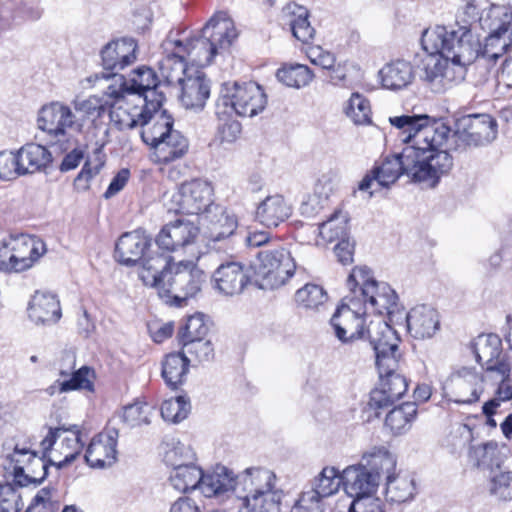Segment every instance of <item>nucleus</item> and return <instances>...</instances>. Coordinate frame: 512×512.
Masks as SVG:
<instances>
[{"mask_svg": "<svg viewBox=\"0 0 512 512\" xmlns=\"http://www.w3.org/2000/svg\"><path fill=\"white\" fill-rule=\"evenodd\" d=\"M165 256L160 250L152 249V238L143 229L123 233L115 245V258L120 264L127 267L140 265L141 281L144 271L153 266L154 259Z\"/></svg>", "mask_w": 512, "mask_h": 512, "instance_id": "10", "label": "nucleus"}, {"mask_svg": "<svg viewBox=\"0 0 512 512\" xmlns=\"http://www.w3.org/2000/svg\"><path fill=\"white\" fill-rule=\"evenodd\" d=\"M370 334L379 384L371 390L368 405L375 411L376 417H379L380 410L393 406L407 392L408 381L405 376L397 373L400 337L396 330L389 324L380 322L371 327Z\"/></svg>", "mask_w": 512, "mask_h": 512, "instance_id": "3", "label": "nucleus"}, {"mask_svg": "<svg viewBox=\"0 0 512 512\" xmlns=\"http://www.w3.org/2000/svg\"><path fill=\"white\" fill-rule=\"evenodd\" d=\"M288 13L291 15L289 25L293 36L304 44H308L314 37L315 29L311 26L308 18L309 11L299 5H288Z\"/></svg>", "mask_w": 512, "mask_h": 512, "instance_id": "44", "label": "nucleus"}, {"mask_svg": "<svg viewBox=\"0 0 512 512\" xmlns=\"http://www.w3.org/2000/svg\"><path fill=\"white\" fill-rule=\"evenodd\" d=\"M202 219L207 223L208 238L213 242L233 236L238 226L236 217L228 214L219 204L212 206Z\"/></svg>", "mask_w": 512, "mask_h": 512, "instance_id": "30", "label": "nucleus"}, {"mask_svg": "<svg viewBox=\"0 0 512 512\" xmlns=\"http://www.w3.org/2000/svg\"><path fill=\"white\" fill-rule=\"evenodd\" d=\"M24 175L20 166V154L12 151L0 152V179L10 180L16 176Z\"/></svg>", "mask_w": 512, "mask_h": 512, "instance_id": "59", "label": "nucleus"}, {"mask_svg": "<svg viewBox=\"0 0 512 512\" xmlns=\"http://www.w3.org/2000/svg\"><path fill=\"white\" fill-rule=\"evenodd\" d=\"M212 185L202 179H192L182 183L172 197L177 214L197 215L201 218L215 205Z\"/></svg>", "mask_w": 512, "mask_h": 512, "instance_id": "14", "label": "nucleus"}, {"mask_svg": "<svg viewBox=\"0 0 512 512\" xmlns=\"http://www.w3.org/2000/svg\"><path fill=\"white\" fill-rule=\"evenodd\" d=\"M131 109L119 105L116 109H108L110 118L115 122L119 130H131L142 126L141 116L144 115V104L133 101Z\"/></svg>", "mask_w": 512, "mask_h": 512, "instance_id": "47", "label": "nucleus"}, {"mask_svg": "<svg viewBox=\"0 0 512 512\" xmlns=\"http://www.w3.org/2000/svg\"><path fill=\"white\" fill-rule=\"evenodd\" d=\"M164 101L165 99H159L144 104V115L140 118L142 119L141 138L149 146L175 131L173 116L162 108Z\"/></svg>", "mask_w": 512, "mask_h": 512, "instance_id": "20", "label": "nucleus"}, {"mask_svg": "<svg viewBox=\"0 0 512 512\" xmlns=\"http://www.w3.org/2000/svg\"><path fill=\"white\" fill-rule=\"evenodd\" d=\"M191 405L186 395L165 400L161 405V416L167 422L179 423L190 413Z\"/></svg>", "mask_w": 512, "mask_h": 512, "instance_id": "54", "label": "nucleus"}, {"mask_svg": "<svg viewBox=\"0 0 512 512\" xmlns=\"http://www.w3.org/2000/svg\"><path fill=\"white\" fill-rule=\"evenodd\" d=\"M487 488L489 494L499 501L512 500V471L501 468L487 475Z\"/></svg>", "mask_w": 512, "mask_h": 512, "instance_id": "48", "label": "nucleus"}, {"mask_svg": "<svg viewBox=\"0 0 512 512\" xmlns=\"http://www.w3.org/2000/svg\"><path fill=\"white\" fill-rule=\"evenodd\" d=\"M28 317L36 325L57 323L61 316V306L57 295L50 292L36 291L29 301Z\"/></svg>", "mask_w": 512, "mask_h": 512, "instance_id": "26", "label": "nucleus"}, {"mask_svg": "<svg viewBox=\"0 0 512 512\" xmlns=\"http://www.w3.org/2000/svg\"><path fill=\"white\" fill-rule=\"evenodd\" d=\"M453 137L466 145L480 146L492 142L497 136V121L489 114L456 115Z\"/></svg>", "mask_w": 512, "mask_h": 512, "instance_id": "15", "label": "nucleus"}, {"mask_svg": "<svg viewBox=\"0 0 512 512\" xmlns=\"http://www.w3.org/2000/svg\"><path fill=\"white\" fill-rule=\"evenodd\" d=\"M418 414L417 404L415 402H405L393 407L386 415L385 427L393 435H402L408 432Z\"/></svg>", "mask_w": 512, "mask_h": 512, "instance_id": "39", "label": "nucleus"}, {"mask_svg": "<svg viewBox=\"0 0 512 512\" xmlns=\"http://www.w3.org/2000/svg\"><path fill=\"white\" fill-rule=\"evenodd\" d=\"M170 48H172V51L167 53L160 62L162 83L167 86L180 85L186 79V76L190 75L187 70L186 50L176 46H169L168 50ZM165 50L167 51V49Z\"/></svg>", "mask_w": 512, "mask_h": 512, "instance_id": "34", "label": "nucleus"}, {"mask_svg": "<svg viewBox=\"0 0 512 512\" xmlns=\"http://www.w3.org/2000/svg\"><path fill=\"white\" fill-rule=\"evenodd\" d=\"M161 376L165 384L176 390L184 384L189 372L190 359L184 352H171L162 360Z\"/></svg>", "mask_w": 512, "mask_h": 512, "instance_id": "36", "label": "nucleus"}, {"mask_svg": "<svg viewBox=\"0 0 512 512\" xmlns=\"http://www.w3.org/2000/svg\"><path fill=\"white\" fill-rule=\"evenodd\" d=\"M241 474L236 477L225 466H216L210 473L201 472L200 491L205 497H222L229 492H235L239 498L242 490H238V482Z\"/></svg>", "mask_w": 512, "mask_h": 512, "instance_id": "25", "label": "nucleus"}, {"mask_svg": "<svg viewBox=\"0 0 512 512\" xmlns=\"http://www.w3.org/2000/svg\"><path fill=\"white\" fill-rule=\"evenodd\" d=\"M275 474L265 468L245 469L239 477V499L246 512H280L282 491L275 489Z\"/></svg>", "mask_w": 512, "mask_h": 512, "instance_id": "6", "label": "nucleus"}, {"mask_svg": "<svg viewBox=\"0 0 512 512\" xmlns=\"http://www.w3.org/2000/svg\"><path fill=\"white\" fill-rule=\"evenodd\" d=\"M53 488L44 487L40 489L32 499L25 512H56L59 503L52 500Z\"/></svg>", "mask_w": 512, "mask_h": 512, "instance_id": "61", "label": "nucleus"}, {"mask_svg": "<svg viewBox=\"0 0 512 512\" xmlns=\"http://www.w3.org/2000/svg\"><path fill=\"white\" fill-rule=\"evenodd\" d=\"M73 106L78 120V124L75 125L77 130H80L85 122H95L108 111L107 102L96 96L84 100L76 99Z\"/></svg>", "mask_w": 512, "mask_h": 512, "instance_id": "45", "label": "nucleus"}, {"mask_svg": "<svg viewBox=\"0 0 512 512\" xmlns=\"http://www.w3.org/2000/svg\"><path fill=\"white\" fill-rule=\"evenodd\" d=\"M208 325L205 323L202 314L189 316L184 324L179 327L177 332V340L179 345L190 340H200L206 337L208 333Z\"/></svg>", "mask_w": 512, "mask_h": 512, "instance_id": "53", "label": "nucleus"}, {"mask_svg": "<svg viewBox=\"0 0 512 512\" xmlns=\"http://www.w3.org/2000/svg\"><path fill=\"white\" fill-rule=\"evenodd\" d=\"M77 116L69 106L58 101L42 106L38 112V128L46 133L51 145L68 138V129L76 128Z\"/></svg>", "mask_w": 512, "mask_h": 512, "instance_id": "17", "label": "nucleus"}, {"mask_svg": "<svg viewBox=\"0 0 512 512\" xmlns=\"http://www.w3.org/2000/svg\"><path fill=\"white\" fill-rule=\"evenodd\" d=\"M96 372L94 368L89 366H82L71 374L70 379L64 380L60 383L59 391L61 393L85 390L91 393L95 392Z\"/></svg>", "mask_w": 512, "mask_h": 512, "instance_id": "49", "label": "nucleus"}, {"mask_svg": "<svg viewBox=\"0 0 512 512\" xmlns=\"http://www.w3.org/2000/svg\"><path fill=\"white\" fill-rule=\"evenodd\" d=\"M390 123L402 130V141L408 145L401 153L388 155L380 165L373 166L381 186L389 187L405 174L414 183L435 187L453 167L447 147L450 127L425 114L396 116L390 118Z\"/></svg>", "mask_w": 512, "mask_h": 512, "instance_id": "1", "label": "nucleus"}, {"mask_svg": "<svg viewBox=\"0 0 512 512\" xmlns=\"http://www.w3.org/2000/svg\"><path fill=\"white\" fill-rule=\"evenodd\" d=\"M276 77L284 85L299 89L307 86L312 81L314 74L307 65L290 64L279 68Z\"/></svg>", "mask_w": 512, "mask_h": 512, "instance_id": "46", "label": "nucleus"}, {"mask_svg": "<svg viewBox=\"0 0 512 512\" xmlns=\"http://www.w3.org/2000/svg\"><path fill=\"white\" fill-rule=\"evenodd\" d=\"M363 309L361 308L360 300L351 298L346 295L342 299V303L337 307L333 314L330 323L334 328L336 337L342 343H352L355 340L367 339L369 346L374 351V345L370 337V330L373 325H377L382 322L388 324L384 320L370 321L365 326L363 315Z\"/></svg>", "mask_w": 512, "mask_h": 512, "instance_id": "9", "label": "nucleus"}, {"mask_svg": "<svg viewBox=\"0 0 512 512\" xmlns=\"http://www.w3.org/2000/svg\"><path fill=\"white\" fill-rule=\"evenodd\" d=\"M104 163L101 162L95 167H91L90 162L86 161L82 169L74 179L73 186L77 191H87L90 189L91 180L100 173Z\"/></svg>", "mask_w": 512, "mask_h": 512, "instance_id": "63", "label": "nucleus"}, {"mask_svg": "<svg viewBox=\"0 0 512 512\" xmlns=\"http://www.w3.org/2000/svg\"><path fill=\"white\" fill-rule=\"evenodd\" d=\"M36 453V451L32 450L31 445L21 446L17 443L15 444L12 453L5 457L3 466L5 470L11 471L15 484H17L18 480L24 476L29 456Z\"/></svg>", "mask_w": 512, "mask_h": 512, "instance_id": "51", "label": "nucleus"}, {"mask_svg": "<svg viewBox=\"0 0 512 512\" xmlns=\"http://www.w3.org/2000/svg\"><path fill=\"white\" fill-rule=\"evenodd\" d=\"M22 173L32 174L45 170L52 163L51 152L43 145L28 143L19 149Z\"/></svg>", "mask_w": 512, "mask_h": 512, "instance_id": "38", "label": "nucleus"}, {"mask_svg": "<svg viewBox=\"0 0 512 512\" xmlns=\"http://www.w3.org/2000/svg\"><path fill=\"white\" fill-rule=\"evenodd\" d=\"M471 40L472 44H475L472 45L474 52L477 54L475 60L479 57L497 60L512 48V36L498 22L494 27H491L483 45L474 34H471Z\"/></svg>", "mask_w": 512, "mask_h": 512, "instance_id": "27", "label": "nucleus"}, {"mask_svg": "<svg viewBox=\"0 0 512 512\" xmlns=\"http://www.w3.org/2000/svg\"><path fill=\"white\" fill-rule=\"evenodd\" d=\"M118 437V430L110 427L95 435L84 455L86 463L92 468L112 466L117 461Z\"/></svg>", "mask_w": 512, "mask_h": 512, "instance_id": "22", "label": "nucleus"}, {"mask_svg": "<svg viewBox=\"0 0 512 512\" xmlns=\"http://www.w3.org/2000/svg\"><path fill=\"white\" fill-rule=\"evenodd\" d=\"M150 147L154 150L158 163L168 164L186 155L189 141L180 131L175 130L151 144Z\"/></svg>", "mask_w": 512, "mask_h": 512, "instance_id": "33", "label": "nucleus"}, {"mask_svg": "<svg viewBox=\"0 0 512 512\" xmlns=\"http://www.w3.org/2000/svg\"><path fill=\"white\" fill-rule=\"evenodd\" d=\"M325 187L317 184L313 193H306L302 195L299 211L302 216L313 218L321 213V211L328 205L329 195Z\"/></svg>", "mask_w": 512, "mask_h": 512, "instance_id": "52", "label": "nucleus"}, {"mask_svg": "<svg viewBox=\"0 0 512 512\" xmlns=\"http://www.w3.org/2000/svg\"><path fill=\"white\" fill-rule=\"evenodd\" d=\"M18 486L13 482L0 483V512H20L23 507Z\"/></svg>", "mask_w": 512, "mask_h": 512, "instance_id": "57", "label": "nucleus"}, {"mask_svg": "<svg viewBox=\"0 0 512 512\" xmlns=\"http://www.w3.org/2000/svg\"><path fill=\"white\" fill-rule=\"evenodd\" d=\"M470 31L467 28L456 32L448 31L446 26L437 25L422 33L421 45L427 52L422 60L421 79L435 92H439L449 62L464 69L475 61Z\"/></svg>", "mask_w": 512, "mask_h": 512, "instance_id": "2", "label": "nucleus"}, {"mask_svg": "<svg viewBox=\"0 0 512 512\" xmlns=\"http://www.w3.org/2000/svg\"><path fill=\"white\" fill-rule=\"evenodd\" d=\"M199 232L198 225L192 221L177 219L162 227L155 238V246L161 254L171 256V252L193 244Z\"/></svg>", "mask_w": 512, "mask_h": 512, "instance_id": "19", "label": "nucleus"}, {"mask_svg": "<svg viewBox=\"0 0 512 512\" xmlns=\"http://www.w3.org/2000/svg\"><path fill=\"white\" fill-rule=\"evenodd\" d=\"M137 41L131 37L115 39L107 43L100 51L104 78L116 76L119 71L136 60Z\"/></svg>", "mask_w": 512, "mask_h": 512, "instance_id": "21", "label": "nucleus"}, {"mask_svg": "<svg viewBox=\"0 0 512 512\" xmlns=\"http://www.w3.org/2000/svg\"><path fill=\"white\" fill-rule=\"evenodd\" d=\"M349 296L360 300L363 313L392 314L398 295L388 283L378 282L367 266L355 267L347 279Z\"/></svg>", "mask_w": 512, "mask_h": 512, "instance_id": "7", "label": "nucleus"}, {"mask_svg": "<svg viewBox=\"0 0 512 512\" xmlns=\"http://www.w3.org/2000/svg\"><path fill=\"white\" fill-rule=\"evenodd\" d=\"M74 438H64L63 443L68 447H72L73 451L66 454L64 459L55 462L51 459H46L36 454H31L29 460H27V467L24 472V476L18 480L17 486L24 487L31 483L35 485L41 484L48 476V469L50 466H55L57 470H60L69 464H71L81 453L84 442L82 440V433L75 428Z\"/></svg>", "mask_w": 512, "mask_h": 512, "instance_id": "18", "label": "nucleus"}, {"mask_svg": "<svg viewBox=\"0 0 512 512\" xmlns=\"http://www.w3.org/2000/svg\"><path fill=\"white\" fill-rule=\"evenodd\" d=\"M267 105V95L256 82L234 84L233 93L221 94L215 103L218 118L231 117L234 113L242 117H253Z\"/></svg>", "mask_w": 512, "mask_h": 512, "instance_id": "8", "label": "nucleus"}, {"mask_svg": "<svg viewBox=\"0 0 512 512\" xmlns=\"http://www.w3.org/2000/svg\"><path fill=\"white\" fill-rule=\"evenodd\" d=\"M343 484L342 473L325 467L303 489L291 512H323L322 501L338 492Z\"/></svg>", "mask_w": 512, "mask_h": 512, "instance_id": "13", "label": "nucleus"}, {"mask_svg": "<svg viewBox=\"0 0 512 512\" xmlns=\"http://www.w3.org/2000/svg\"><path fill=\"white\" fill-rule=\"evenodd\" d=\"M362 462L367 467L368 471L375 475V478L380 481L381 477L385 475L393 476L396 468V458L384 447L377 448L368 455H364Z\"/></svg>", "mask_w": 512, "mask_h": 512, "instance_id": "43", "label": "nucleus"}, {"mask_svg": "<svg viewBox=\"0 0 512 512\" xmlns=\"http://www.w3.org/2000/svg\"><path fill=\"white\" fill-rule=\"evenodd\" d=\"M348 512H384L383 503L372 495L353 498Z\"/></svg>", "mask_w": 512, "mask_h": 512, "instance_id": "64", "label": "nucleus"}, {"mask_svg": "<svg viewBox=\"0 0 512 512\" xmlns=\"http://www.w3.org/2000/svg\"><path fill=\"white\" fill-rule=\"evenodd\" d=\"M123 81L118 89L109 86V95L113 97L118 103L121 99L127 96H132L133 101H138L141 104H148L150 101L159 99H166L165 94L159 90L162 81L159 79L157 73L150 67L140 66L135 69L131 77L126 79L122 77Z\"/></svg>", "mask_w": 512, "mask_h": 512, "instance_id": "12", "label": "nucleus"}, {"mask_svg": "<svg viewBox=\"0 0 512 512\" xmlns=\"http://www.w3.org/2000/svg\"><path fill=\"white\" fill-rule=\"evenodd\" d=\"M214 288L226 296L242 293L250 282V275L245 266L239 262H226L221 264L213 273Z\"/></svg>", "mask_w": 512, "mask_h": 512, "instance_id": "23", "label": "nucleus"}, {"mask_svg": "<svg viewBox=\"0 0 512 512\" xmlns=\"http://www.w3.org/2000/svg\"><path fill=\"white\" fill-rule=\"evenodd\" d=\"M479 17V7L477 0H466V4L463 7L462 13L457 16L456 23L454 26L447 27L448 31H458L463 28H467L472 32V24L477 21Z\"/></svg>", "mask_w": 512, "mask_h": 512, "instance_id": "62", "label": "nucleus"}, {"mask_svg": "<svg viewBox=\"0 0 512 512\" xmlns=\"http://www.w3.org/2000/svg\"><path fill=\"white\" fill-rule=\"evenodd\" d=\"M321 233L325 234L329 241L349 240V218L347 213L335 210L321 226Z\"/></svg>", "mask_w": 512, "mask_h": 512, "instance_id": "50", "label": "nucleus"}, {"mask_svg": "<svg viewBox=\"0 0 512 512\" xmlns=\"http://www.w3.org/2000/svg\"><path fill=\"white\" fill-rule=\"evenodd\" d=\"M468 457L475 467L487 473V475L501 469L504 464V456L498 444L493 441L471 446Z\"/></svg>", "mask_w": 512, "mask_h": 512, "instance_id": "37", "label": "nucleus"}, {"mask_svg": "<svg viewBox=\"0 0 512 512\" xmlns=\"http://www.w3.org/2000/svg\"><path fill=\"white\" fill-rule=\"evenodd\" d=\"M10 244L13 254L17 258L16 273L23 272L33 266L44 252V244L40 243V247L36 245L33 239H11Z\"/></svg>", "mask_w": 512, "mask_h": 512, "instance_id": "41", "label": "nucleus"}, {"mask_svg": "<svg viewBox=\"0 0 512 512\" xmlns=\"http://www.w3.org/2000/svg\"><path fill=\"white\" fill-rule=\"evenodd\" d=\"M327 298L326 291L316 284H306L295 294L296 303L305 309H317L326 302Z\"/></svg>", "mask_w": 512, "mask_h": 512, "instance_id": "55", "label": "nucleus"}, {"mask_svg": "<svg viewBox=\"0 0 512 512\" xmlns=\"http://www.w3.org/2000/svg\"><path fill=\"white\" fill-rule=\"evenodd\" d=\"M342 478L344 489L352 498L373 495L379 485L375 475L368 471L363 462L344 469Z\"/></svg>", "mask_w": 512, "mask_h": 512, "instance_id": "28", "label": "nucleus"}, {"mask_svg": "<svg viewBox=\"0 0 512 512\" xmlns=\"http://www.w3.org/2000/svg\"><path fill=\"white\" fill-rule=\"evenodd\" d=\"M183 352L191 355L199 363L209 362L214 359V347L210 340H190L181 344Z\"/></svg>", "mask_w": 512, "mask_h": 512, "instance_id": "58", "label": "nucleus"}, {"mask_svg": "<svg viewBox=\"0 0 512 512\" xmlns=\"http://www.w3.org/2000/svg\"><path fill=\"white\" fill-rule=\"evenodd\" d=\"M379 76L384 88L400 90L412 83L414 69L409 61L398 59L384 65L379 71Z\"/></svg>", "mask_w": 512, "mask_h": 512, "instance_id": "35", "label": "nucleus"}, {"mask_svg": "<svg viewBox=\"0 0 512 512\" xmlns=\"http://www.w3.org/2000/svg\"><path fill=\"white\" fill-rule=\"evenodd\" d=\"M144 271L142 282L156 289L168 306L182 308L201 291L206 275L193 261L174 262L172 256L157 257Z\"/></svg>", "mask_w": 512, "mask_h": 512, "instance_id": "4", "label": "nucleus"}, {"mask_svg": "<svg viewBox=\"0 0 512 512\" xmlns=\"http://www.w3.org/2000/svg\"><path fill=\"white\" fill-rule=\"evenodd\" d=\"M347 114L350 115L356 124L370 122V102L358 93L352 94L349 100Z\"/></svg>", "mask_w": 512, "mask_h": 512, "instance_id": "60", "label": "nucleus"}, {"mask_svg": "<svg viewBox=\"0 0 512 512\" xmlns=\"http://www.w3.org/2000/svg\"><path fill=\"white\" fill-rule=\"evenodd\" d=\"M259 264L255 274L261 279L259 287L274 289L284 285L295 273L296 263L289 250L283 247L258 252Z\"/></svg>", "mask_w": 512, "mask_h": 512, "instance_id": "11", "label": "nucleus"}, {"mask_svg": "<svg viewBox=\"0 0 512 512\" xmlns=\"http://www.w3.org/2000/svg\"><path fill=\"white\" fill-rule=\"evenodd\" d=\"M238 33L233 22L227 18L213 16L197 36L186 39H172L168 36L163 46L184 48L185 56L198 66H208L217 54L228 51L237 39Z\"/></svg>", "mask_w": 512, "mask_h": 512, "instance_id": "5", "label": "nucleus"}, {"mask_svg": "<svg viewBox=\"0 0 512 512\" xmlns=\"http://www.w3.org/2000/svg\"><path fill=\"white\" fill-rule=\"evenodd\" d=\"M152 408L145 402L136 401L123 408L122 422L129 428L150 424Z\"/></svg>", "mask_w": 512, "mask_h": 512, "instance_id": "56", "label": "nucleus"}, {"mask_svg": "<svg viewBox=\"0 0 512 512\" xmlns=\"http://www.w3.org/2000/svg\"><path fill=\"white\" fill-rule=\"evenodd\" d=\"M180 87L179 98L186 109L201 111L205 107L211 93V81L202 70L187 75Z\"/></svg>", "mask_w": 512, "mask_h": 512, "instance_id": "24", "label": "nucleus"}, {"mask_svg": "<svg viewBox=\"0 0 512 512\" xmlns=\"http://www.w3.org/2000/svg\"><path fill=\"white\" fill-rule=\"evenodd\" d=\"M477 363L486 373L506 374L511 372L509 355L503 349L502 339L495 333L479 334L470 343Z\"/></svg>", "mask_w": 512, "mask_h": 512, "instance_id": "16", "label": "nucleus"}, {"mask_svg": "<svg viewBox=\"0 0 512 512\" xmlns=\"http://www.w3.org/2000/svg\"><path fill=\"white\" fill-rule=\"evenodd\" d=\"M416 491L415 481L408 475L387 476L385 499L390 503L401 504L411 500Z\"/></svg>", "mask_w": 512, "mask_h": 512, "instance_id": "40", "label": "nucleus"}, {"mask_svg": "<svg viewBox=\"0 0 512 512\" xmlns=\"http://www.w3.org/2000/svg\"><path fill=\"white\" fill-rule=\"evenodd\" d=\"M43 10L34 0H5L0 4V32L7 29L16 19L38 20Z\"/></svg>", "mask_w": 512, "mask_h": 512, "instance_id": "32", "label": "nucleus"}, {"mask_svg": "<svg viewBox=\"0 0 512 512\" xmlns=\"http://www.w3.org/2000/svg\"><path fill=\"white\" fill-rule=\"evenodd\" d=\"M201 472L202 469L194 464H179L174 467L169 480L175 490L186 493L199 489Z\"/></svg>", "mask_w": 512, "mask_h": 512, "instance_id": "42", "label": "nucleus"}, {"mask_svg": "<svg viewBox=\"0 0 512 512\" xmlns=\"http://www.w3.org/2000/svg\"><path fill=\"white\" fill-rule=\"evenodd\" d=\"M407 330L415 339L431 338L440 327L438 312L428 305H418L406 315Z\"/></svg>", "mask_w": 512, "mask_h": 512, "instance_id": "29", "label": "nucleus"}, {"mask_svg": "<svg viewBox=\"0 0 512 512\" xmlns=\"http://www.w3.org/2000/svg\"><path fill=\"white\" fill-rule=\"evenodd\" d=\"M292 215V207L282 195L267 196L257 207L256 218L267 228L277 227Z\"/></svg>", "mask_w": 512, "mask_h": 512, "instance_id": "31", "label": "nucleus"}]
</instances>
